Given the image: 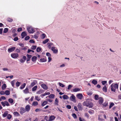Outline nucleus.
<instances>
[{
  "mask_svg": "<svg viewBox=\"0 0 121 121\" xmlns=\"http://www.w3.org/2000/svg\"><path fill=\"white\" fill-rule=\"evenodd\" d=\"M110 87L112 91L115 92L116 90L118 89V85L117 83H113L111 85Z\"/></svg>",
  "mask_w": 121,
  "mask_h": 121,
  "instance_id": "1",
  "label": "nucleus"
},
{
  "mask_svg": "<svg viewBox=\"0 0 121 121\" xmlns=\"http://www.w3.org/2000/svg\"><path fill=\"white\" fill-rule=\"evenodd\" d=\"M83 105L84 106L91 108L93 106V104L92 103L89 101L87 100L85 101L83 103Z\"/></svg>",
  "mask_w": 121,
  "mask_h": 121,
  "instance_id": "2",
  "label": "nucleus"
},
{
  "mask_svg": "<svg viewBox=\"0 0 121 121\" xmlns=\"http://www.w3.org/2000/svg\"><path fill=\"white\" fill-rule=\"evenodd\" d=\"M27 30L30 33H33L35 32L34 29L31 26L27 27Z\"/></svg>",
  "mask_w": 121,
  "mask_h": 121,
  "instance_id": "3",
  "label": "nucleus"
},
{
  "mask_svg": "<svg viewBox=\"0 0 121 121\" xmlns=\"http://www.w3.org/2000/svg\"><path fill=\"white\" fill-rule=\"evenodd\" d=\"M51 50L54 53L57 54L58 52V50L56 47H52L51 48Z\"/></svg>",
  "mask_w": 121,
  "mask_h": 121,
  "instance_id": "4",
  "label": "nucleus"
},
{
  "mask_svg": "<svg viewBox=\"0 0 121 121\" xmlns=\"http://www.w3.org/2000/svg\"><path fill=\"white\" fill-rule=\"evenodd\" d=\"M11 57L14 59H16L19 56L18 54L17 53H13L11 54Z\"/></svg>",
  "mask_w": 121,
  "mask_h": 121,
  "instance_id": "5",
  "label": "nucleus"
},
{
  "mask_svg": "<svg viewBox=\"0 0 121 121\" xmlns=\"http://www.w3.org/2000/svg\"><path fill=\"white\" fill-rule=\"evenodd\" d=\"M1 103L4 107L6 105L7 106H10V104L9 103L6 101H5L4 102H1Z\"/></svg>",
  "mask_w": 121,
  "mask_h": 121,
  "instance_id": "6",
  "label": "nucleus"
},
{
  "mask_svg": "<svg viewBox=\"0 0 121 121\" xmlns=\"http://www.w3.org/2000/svg\"><path fill=\"white\" fill-rule=\"evenodd\" d=\"M26 110L25 108H24L21 107L20 109V113L21 114H22L23 113L26 112Z\"/></svg>",
  "mask_w": 121,
  "mask_h": 121,
  "instance_id": "7",
  "label": "nucleus"
},
{
  "mask_svg": "<svg viewBox=\"0 0 121 121\" xmlns=\"http://www.w3.org/2000/svg\"><path fill=\"white\" fill-rule=\"evenodd\" d=\"M41 86L44 90H47L48 89L47 86L45 84H41Z\"/></svg>",
  "mask_w": 121,
  "mask_h": 121,
  "instance_id": "8",
  "label": "nucleus"
},
{
  "mask_svg": "<svg viewBox=\"0 0 121 121\" xmlns=\"http://www.w3.org/2000/svg\"><path fill=\"white\" fill-rule=\"evenodd\" d=\"M77 96L78 98L80 99H82L83 97L82 94L81 93H79L77 94Z\"/></svg>",
  "mask_w": 121,
  "mask_h": 121,
  "instance_id": "9",
  "label": "nucleus"
},
{
  "mask_svg": "<svg viewBox=\"0 0 121 121\" xmlns=\"http://www.w3.org/2000/svg\"><path fill=\"white\" fill-rule=\"evenodd\" d=\"M30 106L29 105H26L25 107V110L27 112L29 111L30 109Z\"/></svg>",
  "mask_w": 121,
  "mask_h": 121,
  "instance_id": "10",
  "label": "nucleus"
},
{
  "mask_svg": "<svg viewBox=\"0 0 121 121\" xmlns=\"http://www.w3.org/2000/svg\"><path fill=\"white\" fill-rule=\"evenodd\" d=\"M16 48L14 47H12L8 49V51L9 52H12L14 51Z\"/></svg>",
  "mask_w": 121,
  "mask_h": 121,
  "instance_id": "11",
  "label": "nucleus"
},
{
  "mask_svg": "<svg viewBox=\"0 0 121 121\" xmlns=\"http://www.w3.org/2000/svg\"><path fill=\"white\" fill-rule=\"evenodd\" d=\"M55 117L54 115L50 116L49 117V121H52L54 120L55 118Z\"/></svg>",
  "mask_w": 121,
  "mask_h": 121,
  "instance_id": "12",
  "label": "nucleus"
},
{
  "mask_svg": "<svg viewBox=\"0 0 121 121\" xmlns=\"http://www.w3.org/2000/svg\"><path fill=\"white\" fill-rule=\"evenodd\" d=\"M75 97L73 94H72L69 98L70 99V100L73 101L75 100Z\"/></svg>",
  "mask_w": 121,
  "mask_h": 121,
  "instance_id": "13",
  "label": "nucleus"
},
{
  "mask_svg": "<svg viewBox=\"0 0 121 121\" xmlns=\"http://www.w3.org/2000/svg\"><path fill=\"white\" fill-rule=\"evenodd\" d=\"M23 91L25 94H27L29 93V90L27 87H26L25 90H23Z\"/></svg>",
  "mask_w": 121,
  "mask_h": 121,
  "instance_id": "14",
  "label": "nucleus"
},
{
  "mask_svg": "<svg viewBox=\"0 0 121 121\" xmlns=\"http://www.w3.org/2000/svg\"><path fill=\"white\" fill-rule=\"evenodd\" d=\"M80 89L79 88H75L73 89V91L74 92H77L80 91Z\"/></svg>",
  "mask_w": 121,
  "mask_h": 121,
  "instance_id": "15",
  "label": "nucleus"
},
{
  "mask_svg": "<svg viewBox=\"0 0 121 121\" xmlns=\"http://www.w3.org/2000/svg\"><path fill=\"white\" fill-rule=\"evenodd\" d=\"M99 104H102L104 101L103 99L101 97H100L99 98Z\"/></svg>",
  "mask_w": 121,
  "mask_h": 121,
  "instance_id": "16",
  "label": "nucleus"
},
{
  "mask_svg": "<svg viewBox=\"0 0 121 121\" xmlns=\"http://www.w3.org/2000/svg\"><path fill=\"white\" fill-rule=\"evenodd\" d=\"M13 114L14 115L16 116L17 117L20 116L19 113L17 112H13Z\"/></svg>",
  "mask_w": 121,
  "mask_h": 121,
  "instance_id": "17",
  "label": "nucleus"
},
{
  "mask_svg": "<svg viewBox=\"0 0 121 121\" xmlns=\"http://www.w3.org/2000/svg\"><path fill=\"white\" fill-rule=\"evenodd\" d=\"M8 101L11 104H13L14 101L11 98L9 99H8Z\"/></svg>",
  "mask_w": 121,
  "mask_h": 121,
  "instance_id": "18",
  "label": "nucleus"
},
{
  "mask_svg": "<svg viewBox=\"0 0 121 121\" xmlns=\"http://www.w3.org/2000/svg\"><path fill=\"white\" fill-rule=\"evenodd\" d=\"M21 35L22 37V38H23L26 35V33L25 32H23L22 33Z\"/></svg>",
  "mask_w": 121,
  "mask_h": 121,
  "instance_id": "19",
  "label": "nucleus"
},
{
  "mask_svg": "<svg viewBox=\"0 0 121 121\" xmlns=\"http://www.w3.org/2000/svg\"><path fill=\"white\" fill-rule=\"evenodd\" d=\"M48 47L49 49H51L52 46L53 45V44L52 43H48Z\"/></svg>",
  "mask_w": 121,
  "mask_h": 121,
  "instance_id": "20",
  "label": "nucleus"
},
{
  "mask_svg": "<svg viewBox=\"0 0 121 121\" xmlns=\"http://www.w3.org/2000/svg\"><path fill=\"white\" fill-rule=\"evenodd\" d=\"M26 84L25 83H23L20 87V88L21 89H24L25 86Z\"/></svg>",
  "mask_w": 121,
  "mask_h": 121,
  "instance_id": "21",
  "label": "nucleus"
},
{
  "mask_svg": "<svg viewBox=\"0 0 121 121\" xmlns=\"http://www.w3.org/2000/svg\"><path fill=\"white\" fill-rule=\"evenodd\" d=\"M37 87H38L37 86H34L32 89V91H35L36 90Z\"/></svg>",
  "mask_w": 121,
  "mask_h": 121,
  "instance_id": "22",
  "label": "nucleus"
},
{
  "mask_svg": "<svg viewBox=\"0 0 121 121\" xmlns=\"http://www.w3.org/2000/svg\"><path fill=\"white\" fill-rule=\"evenodd\" d=\"M43 92L44 91L43 90H41L37 91L36 92V94H40L43 93Z\"/></svg>",
  "mask_w": 121,
  "mask_h": 121,
  "instance_id": "23",
  "label": "nucleus"
},
{
  "mask_svg": "<svg viewBox=\"0 0 121 121\" xmlns=\"http://www.w3.org/2000/svg\"><path fill=\"white\" fill-rule=\"evenodd\" d=\"M59 101L58 99L56 98L55 101V103L56 105L58 106V105Z\"/></svg>",
  "mask_w": 121,
  "mask_h": 121,
  "instance_id": "24",
  "label": "nucleus"
},
{
  "mask_svg": "<svg viewBox=\"0 0 121 121\" xmlns=\"http://www.w3.org/2000/svg\"><path fill=\"white\" fill-rule=\"evenodd\" d=\"M63 98L64 99H69V97L67 95H64L63 96Z\"/></svg>",
  "mask_w": 121,
  "mask_h": 121,
  "instance_id": "25",
  "label": "nucleus"
},
{
  "mask_svg": "<svg viewBox=\"0 0 121 121\" xmlns=\"http://www.w3.org/2000/svg\"><path fill=\"white\" fill-rule=\"evenodd\" d=\"M15 81V80H14L13 81H12L11 82V84L12 85V86L13 87H14Z\"/></svg>",
  "mask_w": 121,
  "mask_h": 121,
  "instance_id": "26",
  "label": "nucleus"
},
{
  "mask_svg": "<svg viewBox=\"0 0 121 121\" xmlns=\"http://www.w3.org/2000/svg\"><path fill=\"white\" fill-rule=\"evenodd\" d=\"M78 108L79 109V110H81L82 109V108L81 107V104L80 103H79L78 105Z\"/></svg>",
  "mask_w": 121,
  "mask_h": 121,
  "instance_id": "27",
  "label": "nucleus"
},
{
  "mask_svg": "<svg viewBox=\"0 0 121 121\" xmlns=\"http://www.w3.org/2000/svg\"><path fill=\"white\" fill-rule=\"evenodd\" d=\"M37 58V57L35 56L33 57L32 58V60L34 62L36 60Z\"/></svg>",
  "mask_w": 121,
  "mask_h": 121,
  "instance_id": "28",
  "label": "nucleus"
},
{
  "mask_svg": "<svg viewBox=\"0 0 121 121\" xmlns=\"http://www.w3.org/2000/svg\"><path fill=\"white\" fill-rule=\"evenodd\" d=\"M92 83L95 85H96L97 83V81L95 79H93L92 82Z\"/></svg>",
  "mask_w": 121,
  "mask_h": 121,
  "instance_id": "29",
  "label": "nucleus"
},
{
  "mask_svg": "<svg viewBox=\"0 0 121 121\" xmlns=\"http://www.w3.org/2000/svg\"><path fill=\"white\" fill-rule=\"evenodd\" d=\"M8 112L6 111L4 112V113L3 114V115L4 117H5L7 116V115H8Z\"/></svg>",
  "mask_w": 121,
  "mask_h": 121,
  "instance_id": "30",
  "label": "nucleus"
},
{
  "mask_svg": "<svg viewBox=\"0 0 121 121\" xmlns=\"http://www.w3.org/2000/svg\"><path fill=\"white\" fill-rule=\"evenodd\" d=\"M103 91L105 92L107 91V88L106 86H104L103 88Z\"/></svg>",
  "mask_w": 121,
  "mask_h": 121,
  "instance_id": "31",
  "label": "nucleus"
},
{
  "mask_svg": "<svg viewBox=\"0 0 121 121\" xmlns=\"http://www.w3.org/2000/svg\"><path fill=\"white\" fill-rule=\"evenodd\" d=\"M99 96L97 95H96L95 96V100H98L99 99Z\"/></svg>",
  "mask_w": 121,
  "mask_h": 121,
  "instance_id": "32",
  "label": "nucleus"
},
{
  "mask_svg": "<svg viewBox=\"0 0 121 121\" xmlns=\"http://www.w3.org/2000/svg\"><path fill=\"white\" fill-rule=\"evenodd\" d=\"M6 87V85L4 84L2 86V90L5 89Z\"/></svg>",
  "mask_w": 121,
  "mask_h": 121,
  "instance_id": "33",
  "label": "nucleus"
},
{
  "mask_svg": "<svg viewBox=\"0 0 121 121\" xmlns=\"http://www.w3.org/2000/svg\"><path fill=\"white\" fill-rule=\"evenodd\" d=\"M38 103L37 102L34 101L32 103V105L34 106H36L38 105Z\"/></svg>",
  "mask_w": 121,
  "mask_h": 121,
  "instance_id": "34",
  "label": "nucleus"
},
{
  "mask_svg": "<svg viewBox=\"0 0 121 121\" xmlns=\"http://www.w3.org/2000/svg\"><path fill=\"white\" fill-rule=\"evenodd\" d=\"M46 36V35L44 34H42L41 36V38L42 39H44L45 38Z\"/></svg>",
  "mask_w": 121,
  "mask_h": 121,
  "instance_id": "35",
  "label": "nucleus"
},
{
  "mask_svg": "<svg viewBox=\"0 0 121 121\" xmlns=\"http://www.w3.org/2000/svg\"><path fill=\"white\" fill-rule=\"evenodd\" d=\"M5 94L7 95H9L10 94V92L9 91L6 90L5 92Z\"/></svg>",
  "mask_w": 121,
  "mask_h": 121,
  "instance_id": "36",
  "label": "nucleus"
},
{
  "mask_svg": "<svg viewBox=\"0 0 121 121\" xmlns=\"http://www.w3.org/2000/svg\"><path fill=\"white\" fill-rule=\"evenodd\" d=\"M36 84L35 83V82H33L31 83L30 85V86L31 87H32L34 86V85H35Z\"/></svg>",
  "mask_w": 121,
  "mask_h": 121,
  "instance_id": "37",
  "label": "nucleus"
},
{
  "mask_svg": "<svg viewBox=\"0 0 121 121\" xmlns=\"http://www.w3.org/2000/svg\"><path fill=\"white\" fill-rule=\"evenodd\" d=\"M49 41V39H47L45 40L43 42V43L44 44H45L46 43H47Z\"/></svg>",
  "mask_w": 121,
  "mask_h": 121,
  "instance_id": "38",
  "label": "nucleus"
},
{
  "mask_svg": "<svg viewBox=\"0 0 121 121\" xmlns=\"http://www.w3.org/2000/svg\"><path fill=\"white\" fill-rule=\"evenodd\" d=\"M12 116L10 114H8L7 117V118L8 119L10 120L12 117Z\"/></svg>",
  "mask_w": 121,
  "mask_h": 121,
  "instance_id": "39",
  "label": "nucleus"
},
{
  "mask_svg": "<svg viewBox=\"0 0 121 121\" xmlns=\"http://www.w3.org/2000/svg\"><path fill=\"white\" fill-rule=\"evenodd\" d=\"M46 58H42L40 59V61L42 62H45L46 61Z\"/></svg>",
  "mask_w": 121,
  "mask_h": 121,
  "instance_id": "40",
  "label": "nucleus"
},
{
  "mask_svg": "<svg viewBox=\"0 0 121 121\" xmlns=\"http://www.w3.org/2000/svg\"><path fill=\"white\" fill-rule=\"evenodd\" d=\"M114 105V104L112 102L110 104V105L109 106V108H111L112 107H113Z\"/></svg>",
  "mask_w": 121,
  "mask_h": 121,
  "instance_id": "41",
  "label": "nucleus"
},
{
  "mask_svg": "<svg viewBox=\"0 0 121 121\" xmlns=\"http://www.w3.org/2000/svg\"><path fill=\"white\" fill-rule=\"evenodd\" d=\"M21 82L17 81L16 83V85L17 87H18L21 84Z\"/></svg>",
  "mask_w": 121,
  "mask_h": 121,
  "instance_id": "42",
  "label": "nucleus"
},
{
  "mask_svg": "<svg viewBox=\"0 0 121 121\" xmlns=\"http://www.w3.org/2000/svg\"><path fill=\"white\" fill-rule=\"evenodd\" d=\"M108 102H105L103 104V105L104 107H106L108 105Z\"/></svg>",
  "mask_w": 121,
  "mask_h": 121,
  "instance_id": "43",
  "label": "nucleus"
},
{
  "mask_svg": "<svg viewBox=\"0 0 121 121\" xmlns=\"http://www.w3.org/2000/svg\"><path fill=\"white\" fill-rule=\"evenodd\" d=\"M47 103V102L46 101H44L42 104V105L43 106H44Z\"/></svg>",
  "mask_w": 121,
  "mask_h": 121,
  "instance_id": "44",
  "label": "nucleus"
},
{
  "mask_svg": "<svg viewBox=\"0 0 121 121\" xmlns=\"http://www.w3.org/2000/svg\"><path fill=\"white\" fill-rule=\"evenodd\" d=\"M55 95L53 94H51L49 96V97L50 98H54V97Z\"/></svg>",
  "mask_w": 121,
  "mask_h": 121,
  "instance_id": "45",
  "label": "nucleus"
},
{
  "mask_svg": "<svg viewBox=\"0 0 121 121\" xmlns=\"http://www.w3.org/2000/svg\"><path fill=\"white\" fill-rule=\"evenodd\" d=\"M41 48L39 47H38L36 49L37 51L38 52H40L41 51Z\"/></svg>",
  "mask_w": 121,
  "mask_h": 121,
  "instance_id": "46",
  "label": "nucleus"
},
{
  "mask_svg": "<svg viewBox=\"0 0 121 121\" xmlns=\"http://www.w3.org/2000/svg\"><path fill=\"white\" fill-rule=\"evenodd\" d=\"M59 86H60L62 87H63L65 86V85L63 84L60 82H59Z\"/></svg>",
  "mask_w": 121,
  "mask_h": 121,
  "instance_id": "47",
  "label": "nucleus"
},
{
  "mask_svg": "<svg viewBox=\"0 0 121 121\" xmlns=\"http://www.w3.org/2000/svg\"><path fill=\"white\" fill-rule=\"evenodd\" d=\"M8 31V29L7 28H5L4 29L3 32L4 33H6Z\"/></svg>",
  "mask_w": 121,
  "mask_h": 121,
  "instance_id": "48",
  "label": "nucleus"
},
{
  "mask_svg": "<svg viewBox=\"0 0 121 121\" xmlns=\"http://www.w3.org/2000/svg\"><path fill=\"white\" fill-rule=\"evenodd\" d=\"M35 98L36 100L39 101L40 100V99L39 98L38 96H36L35 97Z\"/></svg>",
  "mask_w": 121,
  "mask_h": 121,
  "instance_id": "49",
  "label": "nucleus"
},
{
  "mask_svg": "<svg viewBox=\"0 0 121 121\" xmlns=\"http://www.w3.org/2000/svg\"><path fill=\"white\" fill-rule=\"evenodd\" d=\"M36 48V46H32L31 47V49L33 50H34Z\"/></svg>",
  "mask_w": 121,
  "mask_h": 121,
  "instance_id": "50",
  "label": "nucleus"
},
{
  "mask_svg": "<svg viewBox=\"0 0 121 121\" xmlns=\"http://www.w3.org/2000/svg\"><path fill=\"white\" fill-rule=\"evenodd\" d=\"M72 86L71 85H69L67 89L68 90H69L71 88H72Z\"/></svg>",
  "mask_w": 121,
  "mask_h": 121,
  "instance_id": "51",
  "label": "nucleus"
},
{
  "mask_svg": "<svg viewBox=\"0 0 121 121\" xmlns=\"http://www.w3.org/2000/svg\"><path fill=\"white\" fill-rule=\"evenodd\" d=\"M7 20L10 22H12L13 20V19L9 18H8L7 19Z\"/></svg>",
  "mask_w": 121,
  "mask_h": 121,
  "instance_id": "52",
  "label": "nucleus"
},
{
  "mask_svg": "<svg viewBox=\"0 0 121 121\" xmlns=\"http://www.w3.org/2000/svg\"><path fill=\"white\" fill-rule=\"evenodd\" d=\"M107 81H103L102 82V84L103 85H105V84H106L107 83Z\"/></svg>",
  "mask_w": 121,
  "mask_h": 121,
  "instance_id": "53",
  "label": "nucleus"
},
{
  "mask_svg": "<svg viewBox=\"0 0 121 121\" xmlns=\"http://www.w3.org/2000/svg\"><path fill=\"white\" fill-rule=\"evenodd\" d=\"M46 55L47 56L49 57H51V55L50 54L49 52H47L46 54Z\"/></svg>",
  "mask_w": 121,
  "mask_h": 121,
  "instance_id": "54",
  "label": "nucleus"
},
{
  "mask_svg": "<svg viewBox=\"0 0 121 121\" xmlns=\"http://www.w3.org/2000/svg\"><path fill=\"white\" fill-rule=\"evenodd\" d=\"M38 35L35 34L34 35L33 37L35 39H37L38 38Z\"/></svg>",
  "mask_w": 121,
  "mask_h": 121,
  "instance_id": "55",
  "label": "nucleus"
},
{
  "mask_svg": "<svg viewBox=\"0 0 121 121\" xmlns=\"http://www.w3.org/2000/svg\"><path fill=\"white\" fill-rule=\"evenodd\" d=\"M20 61L21 63H23L25 61L23 59H21L19 60Z\"/></svg>",
  "mask_w": 121,
  "mask_h": 121,
  "instance_id": "56",
  "label": "nucleus"
},
{
  "mask_svg": "<svg viewBox=\"0 0 121 121\" xmlns=\"http://www.w3.org/2000/svg\"><path fill=\"white\" fill-rule=\"evenodd\" d=\"M30 38V37L29 36H27L25 38V40H27L29 39Z\"/></svg>",
  "mask_w": 121,
  "mask_h": 121,
  "instance_id": "57",
  "label": "nucleus"
},
{
  "mask_svg": "<svg viewBox=\"0 0 121 121\" xmlns=\"http://www.w3.org/2000/svg\"><path fill=\"white\" fill-rule=\"evenodd\" d=\"M72 116L74 118H77V117L75 114V113H73L72 114Z\"/></svg>",
  "mask_w": 121,
  "mask_h": 121,
  "instance_id": "58",
  "label": "nucleus"
},
{
  "mask_svg": "<svg viewBox=\"0 0 121 121\" xmlns=\"http://www.w3.org/2000/svg\"><path fill=\"white\" fill-rule=\"evenodd\" d=\"M22 29L21 28H18L17 29V31L18 32H20V31H22Z\"/></svg>",
  "mask_w": 121,
  "mask_h": 121,
  "instance_id": "59",
  "label": "nucleus"
},
{
  "mask_svg": "<svg viewBox=\"0 0 121 121\" xmlns=\"http://www.w3.org/2000/svg\"><path fill=\"white\" fill-rule=\"evenodd\" d=\"M19 45L22 47H23L24 46V44L23 43H19Z\"/></svg>",
  "mask_w": 121,
  "mask_h": 121,
  "instance_id": "60",
  "label": "nucleus"
},
{
  "mask_svg": "<svg viewBox=\"0 0 121 121\" xmlns=\"http://www.w3.org/2000/svg\"><path fill=\"white\" fill-rule=\"evenodd\" d=\"M2 69L4 71H8L9 70L8 69L5 68H3Z\"/></svg>",
  "mask_w": 121,
  "mask_h": 121,
  "instance_id": "61",
  "label": "nucleus"
},
{
  "mask_svg": "<svg viewBox=\"0 0 121 121\" xmlns=\"http://www.w3.org/2000/svg\"><path fill=\"white\" fill-rule=\"evenodd\" d=\"M66 107L68 109H70L71 108V106L69 105H67Z\"/></svg>",
  "mask_w": 121,
  "mask_h": 121,
  "instance_id": "62",
  "label": "nucleus"
},
{
  "mask_svg": "<svg viewBox=\"0 0 121 121\" xmlns=\"http://www.w3.org/2000/svg\"><path fill=\"white\" fill-rule=\"evenodd\" d=\"M15 41H17L18 40V39L17 37H15L13 39Z\"/></svg>",
  "mask_w": 121,
  "mask_h": 121,
  "instance_id": "63",
  "label": "nucleus"
},
{
  "mask_svg": "<svg viewBox=\"0 0 121 121\" xmlns=\"http://www.w3.org/2000/svg\"><path fill=\"white\" fill-rule=\"evenodd\" d=\"M16 52L17 53H19L20 52V50L18 48H16Z\"/></svg>",
  "mask_w": 121,
  "mask_h": 121,
  "instance_id": "64",
  "label": "nucleus"
}]
</instances>
